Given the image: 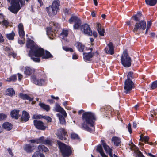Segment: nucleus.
<instances>
[{
  "instance_id": "46",
  "label": "nucleus",
  "mask_w": 157,
  "mask_h": 157,
  "mask_svg": "<svg viewBox=\"0 0 157 157\" xmlns=\"http://www.w3.org/2000/svg\"><path fill=\"white\" fill-rule=\"evenodd\" d=\"M63 48L66 51H70L71 52H73V49L72 48H68L66 46L63 47Z\"/></svg>"
},
{
  "instance_id": "25",
  "label": "nucleus",
  "mask_w": 157,
  "mask_h": 157,
  "mask_svg": "<svg viewBox=\"0 0 157 157\" xmlns=\"http://www.w3.org/2000/svg\"><path fill=\"white\" fill-rule=\"evenodd\" d=\"M2 127L6 130L9 131L12 129V125L11 123L6 122L3 124Z\"/></svg>"
},
{
  "instance_id": "18",
  "label": "nucleus",
  "mask_w": 157,
  "mask_h": 157,
  "mask_svg": "<svg viewBox=\"0 0 157 157\" xmlns=\"http://www.w3.org/2000/svg\"><path fill=\"white\" fill-rule=\"evenodd\" d=\"M35 148V146L30 144H25L24 146V150L28 153L31 152Z\"/></svg>"
},
{
  "instance_id": "21",
  "label": "nucleus",
  "mask_w": 157,
  "mask_h": 157,
  "mask_svg": "<svg viewBox=\"0 0 157 157\" xmlns=\"http://www.w3.org/2000/svg\"><path fill=\"white\" fill-rule=\"evenodd\" d=\"M19 111L17 110H14L11 112V115L13 118L17 119L19 118Z\"/></svg>"
},
{
  "instance_id": "59",
  "label": "nucleus",
  "mask_w": 157,
  "mask_h": 157,
  "mask_svg": "<svg viewBox=\"0 0 157 157\" xmlns=\"http://www.w3.org/2000/svg\"><path fill=\"white\" fill-rule=\"evenodd\" d=\"M29 142H30L32 143H36V139L35 140H31L29 141Z\"/></svg>"
},
{
  "instance_id": "1",
  "label": "nucleus",
  "mask_w": 157,
  "mask_h": 157,
  "mask_svg": "<svg viewBox=\"0 0 157 157\" xmlns=\"http://www.w3.org/2000/svg\"><path fill=\"white\" fill-rule=\"evenodd\" d=\"M26 46L27 48H30L29 55L34 61L39 62L40 57H42L44 54V50L39 47L34 42L30 39L27 40Z\"/></svg>"
},
{
  "instance_id": "39",
  "label": "nucleus",
  "mask_w": 157,
  "mask_h": 157,
  "mask_svg": "<svg viewBox=\"0 0 157 157\" xmlns=\"http://www.w3.org/2000/svg\"><path fill=\"white\" fill-rule=\"evenodd\" d=\"M79 18L76 16H72L69 20V23L71 24L72 22L75 23Z\"/></svg>"
},
{
  "instance_id": "19",
  "label": "nucleus",
  "mask_w": 157,
  "mask_h": 157,
  "mask_svg": "<svg viewBox=\"0 0 157 157\" xmlns=\"http://www.w3.org/2000/svg\"><path fill=\"white\" fill-rule=\"evenodd\" d=\"M19 29V34L20 37L23 38L25 36V32L24 31L23 26L21 23H20L18 26Z\"/></svg>"
},
{
  "instance_id": "50",
  "label": "nucleus",
  "mask_w": 157,
  "mask_h": 157,
  "mask_svg": "<svg viewBox=\"0 0 157 157\" xmlns=\"http://www.w3.org/2000/svg\"><path fill=\"white\" fill-rule=\"evenodd\" d=\"M7 117V116L3 114H0V120H3Z\"/></svg>"
},
{
  "instance_id": "37",
  "label": "nucleus",
  "mask_w": 157,
  "mask_h": 157,
  "mask_svg": "<svg viewBox=\"0 0 157 157\" xmlns=\"http://www.w3.org/2000/svg\"><path fill=\"white\" fill-rule=\"evenodd\" d=\"M68 34V31L67 30H63L61 33L60 37L62 39H64L65 37L67 36Z\"/></svg>"
},
{
  "instance_id": "14",
  "label": "nucleus",
  "mask_w": 157,
  "mask_h": 157,
  "mask_svg": "<svg viewBox=\"0 0 157 157\" xmlns=\"http://www.w3.org/2000/svg\"><path fill=\"white\" fill-rule=\"evenodd\" d=\"M34 124L36 128L41 130H44L46 126L42 121L37 120H35L33 121Z\"/></svg>"
},
{
  "instance_id": "54",
  "label": "nucleus",
  "mask_w": 157,
  "mask_h": 157,
  "mask_svg": "<svg viewBox=\"0 0 157 157\" xmlns=\"http://www.w3.org/2000/svg\"><path fill=\"white\" fill-rule=\"evenodd\" d=\"M33 118L36 119H38L40 118V116L37 115H34L33 116Z\"/></svg>"
},
{
  "instance_id": "16",
  "label": "nucleus",
  "mask_w": 157,
  "mask_h": 157,
  "mask_svg": "<svg viewBox=\"0 0 157 157\" xmlns=\"http://www.w3.org/2000/svg\"><path fill=\"white\" fill-rule=\"evenodd\" d=\"M53 111L61 113L64 117H66L67 116V113L58 104H56L55 105L54 107Z\"/></svg>"
},
{
  "instance_id": "33",
  "label": "nucleus",
  "mask_w": 157,
  "mask_h": 157,
  "mask_svg": "<svg viewBox=\"0 0 157 157\" xmlns=\"http://www.w3.org/2000/svg\"><path fill=\"white\" fill-rule=\"evenodd\" d=\"M38 148L40 151L46 152L48 151V149L43 145H40L38 146Z\"/></svg>"
},
{
  "instance_id": "13",
  "label": "nucleus",
  "mask_w": 157,
  "mask_h": 157,
  "mask_svg": "<svg viewBox=\"0 0 157 157\" xmlns=\"http://www.w3.org/2000/svg\"><path fill=\"white\" fill-rule=\"evenodd\" d=\"M31 78L33 82L36 85L41 86L44 84L45 80L44 79L38 78L36 76H33Z\"/></svg>"
},
{
  "instance_id": "41",
  "label": "nucleus",
  "mask_w": 157,
  "mask_h": 157,
  "mask_svg": "<svg viewBox=\"0 0 157 157\" xmlns=\"http://www.w3.org/2000/svg\"><path fill=\"white\" fill-rule=\"evenodd\" d=\"M2 24L7 28L9 25V22L7 20L4 19L2 21Z\"/></svg>"
},
{
  "instance_id": "60",
  "label": "nucleus",
  "mask_w": 157,
  "mask_h": 157,
  "mask_svg": "<svg viewBox=\"0 0 157 157\" xmlns=\"http://www.w3.org/2000/svg\"><path fill=\"white\" fill-rule=\"evenodd\" d=\"M18 79L19 80H21V79L22 78H23V76L21 74L19 73H18Z\"/></svg>"
},
{
  "instance_id": "5",
  "label": "nucleus",
  "mask_w": 157,
  "mask_h": 157,
  "mask_svg": "<svg viewBox=\"0 0 157 157\" xmlns=\"http://www.w3.org/2000/svg\"><path fill=\"white\" fill-rule=\"evenodd\" d=\"M58 144L63 157H68L71 154V150L69 146L64 144L58 141Z\"/></svg>"
},
{
  "instance_id": "52",
  "label": "nucleus",
  "mask_w": 157,
  "mask_h": 157,
  "mask_svg": "<svg viewBox=\"0 0 157 157\" xmlns=\"http://www.w3.org/2000/svg\"><path fill=\"white\" fill-rule=\"evenodd\" d=\"M39 153V151H36L33 155L32 157H38V155Z\"/></svg>"
},
{
  "instance_id": "22",
  "label": "nucleus",
  "mask_w": 157,
  "mask_h": 157,
  "mask_svg": "<svg viewBox=\"0 0 157 157\" xmlns=\"http://www.w3.org/2000/svg\"><path fill=\"white\" fill-rule=\"evenodd\" d=\"M97 25V29L99 35L102 36H104V29L103 28H101V24L99 23H98Z\"/></svg>"
},
{
  "instance_id": "42",
  "label": "nucleus",
  "mask_w": 157,
  "mask_h": 157,
  "mask_svg": "<svg viewBox=\"0 0 157 157\" xmlns=\"http://www.w3.org/2000/svg\"><path fill=\"white\" fill-rule=\"evenodd\" d=\"M16 76L15 75H13L10 77L9 78H7V79L6 80V81L8 82L13 81L15 80L16 79Z\"/></svg>"
},
{
  "instance_id": "57",
  "label": "nucleus",
  "mask_w": 157,
  "mask_h": 157,
  "mask_svg": "<svg viewBox=\"0 0 157 157\" xmlns=\"http://www.w3.org/2000/svg\"><path fill=\"white\" fill-rule=\"evenodd\" d=\"M4 41V39L2 35L0 33V42H2Z\"/></svg>"
},
{
  "instance_id": "11",
  "label": "nucleus",
  "mask_w": 157,
  "mask_h": 157,
  "mask_svg": "<svg viewBox=\"0 0 157 157\" xmlns=\"http://www.w3.org/2000/svg\"><path fill=\"white\" fill-rule=\"evenodd\" d=\"M130 148L131 150L134 151L137 157H145L139 149L132 143V141L129 144Z\"/></svg>"
},
{
  "instance_id": "3",
  "label": "nucleus",
  "mask_w": 157,
  "mask_h": 157,
  "mask_svg": "<svg viewBox=\"0 0 157 157\" xmlns=\"http://www.w3.org/2000/svg\"><path fill=\"white\" fill-rule=\"evenodd\" d=\"M25 2L23 0H11V5L8 7V10L12 13L17 14L21 7L25 5Z\"/></svg>"
},
{
  "instance_id": "61",
  "label": "nucleus",
  "mask_w": 157,
  "mask_h": 157,
  "mask_svg": "<svg viewBox=\"0 0 157 157\" xmlns=\"http://www.w3.org/2000/svg\"><path fill=\"white\" fill-rule=\"evenodd\" d=\"M45 119L47 120L48 121L51 122L52 121V119L49 117H46Z\"/></svg>"
},
{
  "instance_id": "44",
  "label": "nucleus",
  "mask_w": 157,
  "mask_h": 157,
  "mask_svg": "<svg viewBox=\"0 0 157 157\" xmlns=\"http://www.w3.org/2000/svg\"><path fill=\"white\" fill-rule=\"evenodd\" d=\"M36 144L43 143L44 141V137H41L38 139H36Z\"/></svg>"
},
{
  "instance_id": "45",
  "label": "nucleus",
  "mask_w": 157,
  "mask_h": 157,
  "mask_svg": "<svg viewBox=\"0 0 157 157\" xmlns=\"http://www.w3.org/2000/svg\"><path fill=\"white\" fill-rule=\"evenodd\" d=\"M97 150L100 154L104 152L102 146L101 145L98 146Z\"/></svg>"
},
{
  "instance_id": "63",
  "label": "nucleus",
  "mask_w": 157,
  "mask_h": 157,
  "mask_svg": "<svg viewBox=\"0 0 157 157\" xmlns=\"http://www.w3.org/2000/svg\"><path fill=\"white\" fill-rule=\"evenodd\" d=\"M100 155L102 157H108V156L104 152L100 154Z\"/></svg>"
},
{
  "instance_id": "38",
  "label": "nucleus",
  "mask_w": 157,
  "mask_h": 157,
  "mask_svg": "<svg viewBox=\"0 0 157 157\" xmlns=\"http://www.w3.org/2000/svg\"><path fill=\"white\" fill-rule=\"evenodd\" d=\"M142 14L140 12H137V14L132 17V18L135 21H138L140 20V17L141 16Z\"/></svg>"
},
{
  "instance_id": "40",
  "label": "nucleus",
  "mask_w": 157,
  "mask_h": 157,
  "mask_svg": "<svg viewBox=\"0 0 157 157\" xmlns=\"http://www.w3.org/2000/svg\"><path fill=\"white\" fill-rule=\"evenodd\" d=\"M141 135L140 136V140H141L142 141H143L145 143L147 142V143H148L147 141L149 140V137L148 136H143L142 137H141Z\"/></svg>"
},
{
  "instance_id": "6",
  "label": "nucleus",
  "mask_w": 157,
  "mask_h": 157,
  "mask_svg": "<svg viewBox=\"0 0 157 157\" xmlns=\"http://www.w3.org/2000/svg\"><path fill=\"white\" fill-rule=\"evenodd\" d=\"M146 24L144 21H141L137 22L135 24L133 32L136 34H139L142 30H145L146 28Z\"/></svg>"
},
{
  "instance_id": "34",
  "label": "nucleus",
  "mask_w": 157,
  "mask_h": 157,
  "mask_svg": "<svg viewBox=\"0 0 157 157\" xmlns=\"http://www.w3.org/2000/svg\"><path fill=\"white\" fill-rule=\"evenodd\" d=\"M6 94L10 96H12L15 94V92L13 89L12 88H8L6 91Z\"/></svg>"
},
{
  "instance_id": "2",
  "label": "nucleus",
  "mask_w": 157,
  "mask_h": 157,
  "mask_svg": "<svg viewBox=\"0 0 157 157\" xmlns=\"http://www.w3.org/2000/svg\"><path fill=\"white\" fill-rule=\"evenodd\" d=\"M83 123L81 124V128L90 132H92L94 131V122L95 119L94 115L91 112H86L82 116Z\"/></svg>"
},
{
  "instance_id": "10",
  "label": "nucleus",
  "mask_w": 157,
  "mask_h": 157,
  "mask_svg": "<svg viewBox=\"0 0 157 157\" xmlns=\"http://www.w3.org/2000/svg\"><path fill=\"white\" fill-rule=\"evenodd\" d=\"M50 26L47 29V32L48 35H51L53 36V30L55 28H58L59 27V25L56 22H51L49 23Z\"/></svg>"
},
{
  "instance_id": "27",
  "label": "nucleus",
  "mask_w": 157,
  "mask_h": 157,
  "mask_svg": "<svg viewBox=\"0 0 157 157\" xmlns=\"http://www.w3.org/2000/svg\"><path fill=\"white\" fill-rule=\"evenodd\" d=\"M19 96L21 98L24 100H27L29 101H32L33 99L29 97L26 94H24L22 93H20L19 94Z\"/></svg>"
},
{
  "instance_id": "43",
  "label": "nucleus",
  "mask_w": 157,
  "mask_h": 157,
  "mask_svg": "<svg viewBox=\"0 0 157 157\" xmlns=\"http://www.w3.org/2000/svg\"><path fill=\"white\" fill-rule=\"evenodd\" d=\"M71 137L72 139H79L78 135L75 133H72L71 134Z\"/></svg>"
},
{
  "instance_id": "26",
  "label": "nucleus",
  "mask_w": 157,
  "mask_h": 157,
  "mask_svg": "<svg viewBox=\"0 0 157 157\" xmlns=\"http://www.w3.org/2000/svg\"><path fill=\"white\" fill-rule=\"evenodd\" d=\"M112 141L114 143V144L116 146H118L121 143V140L117 137H113L112 138Z\"/></svg>"
},
{
  "instance_id": "28",
  "label": "nucleus",
  "mask_w": 157,
  "mask_h": 157,
  "mask_svg": "<svg viewBox=\"0 0 157 157\" xmlns=\"http://www.w3.org/2000/svg\"><path fill=\"white\" fill-rule=\"evenodd\" d=\"M52 57L53 56L48 51H46L45 52H44V54L43 55L42 58V59H47Z\"/></svg>"
},
{
  "instance_id": "7",
  "label": "nucleus",
  "mask_w": 157,
  "mask_h": 157,
  "mask_svg": "<svg viewBox=\"0 0 157 157\" xmlns=\"http://www.w3.org/2000/svg\"><path fill=\"white\" fill-rule=\"evenodd\" d=\"M121 61L123 65L126 67L131 65V59L126 52L124 51L121 57Z\"/></svg>"
},
{
  "instance_id": "12",
  "label": "nucleus",
  "mask_w": 157,
  "mask_h": 157,
  "mask_svg": "<svg viewBox=\"0 0 157 157\" xmlns=\"http://www.w3.org/2000/svg\"><path fill=\"white\" fill-rule=\"evenodd\" d=\"M81 31L85 34L89 36L92 35V32L89 25L87 24H85L81 26Z\"/></svg>"
},
{
  "instance_id": "15",
  "label": "nucleus",
  "mask_w": 157,
  "mask_h": 157,
  "mask_svg": "<svg viewBox=\"0 0 157 157\" xmlns=\"http://www.w3.org/2000/svg\"><path fill=\"white\" fill-rule=\"evenodd\" d=\"M114 47L111 42L109 43L105 49V52L108 54L112 55L114 53Z\"/></svg>"
},
{
  "instance_id": "55",
  "label": "nucleus",
  "mask_w": 157,
  "mask_h": 157,
  "mask_svg": "<svg viewBox=\"0 0 157 157\" xmlns=\"http://www.w3.org/2000/svg\"><path fill=\"white\" fill-rule=\"evenodd\" d=\"M78 56L75 54H73L72 56V59H78Z\"/></svg>"
},
{
  "instance_id": "4",
  "label": "nucleus",
  "mask_w": 157,
  "mask_h": 157,
  "mask_svg": "<svg viewBox=\"0 0 157 157\" xmlns=\"http://www.w3.org/2000/svg\"><path fill=\"white\" fill-rule=\"evenodd\" d=\"M60 1L59 0H55L51 5L46 8L47 12L50 16L56 15L59 10Z\"/></svg>"
},
{
  "instance_id": "9",
  "label": "nucleus",
  "mask_w": 157,
  "mask_h": 157,
  "mask_svg": "<svg viewBox=\"0 0 157 157\" xmlns=\"http://www.w3.org/2000/svg\"><path fill=\"white\" fill-rule=\"evenodd\" d=\"M56 135L57 137L61 140H66L68 137L67 132L63 128H60L57 130Z\"/></svg>"
},
{
  "instance_id": "8",
  "label": "nucleus",
  "mask_w": 157,
  "mask_h": 157,
  "mask_svg": "<svg viewBox=\"0 0 157 157\" xmlns=\"http://www.w3.org/2000/svg\"><path fill=\"white\" fill-rule=\"evenodd\" d=\"M134 84L133 82L129 79H126L124 82V92L126 94L130 93L132 88H134Z\"/></svg>"
},
{
  "instance_id": "20",
  "label": "nucleus",
  "mask_w": 157,
  "mask_h": 157,
  "mask_svg": "<svg viewBox=\"0 0 157 157\" xmlns=\"http://www.w3.org/2000/svg\"><path fill=\"white\" fill-rule=\"evenodd\" d=\"M30 117L29 113L26 111H23L22 112V114L21 119L22 121L26 122Z\"/></svg>"
},
{
  "instance_id": "47",
  "label": "nucleus",
  "mask_w": 157,
  "mask_h": 157,
  "mask_svg": "<svg viewBox=\"0 0 157 157\" xmlns=\"http://www.w3.org/2000/svg\"><path fill=\"white\" fill-rule=\"evenodd\" d=\"M152 89H154L157 87V80L154 82L151 86Z\"/></svg>"
},
{
  "instance_id": "24",
  "label": "nucleus",
  "mask_w": 157,
  "mask_h": 157,
  "mask_svg": "<svg viewBox=\"0 0 157 157\" xmlns=\"http://www.w3.org/2000/svg\"><path fill=\"white\" fill-rule=\"evenodd\" d=\"M84 59L85 60H89L94 55V53L91 52L84 53Z\"/></svg>"
},
{
  "instance_id": "48",
  "label": "nucleus",
  "mask_w": 157,
  "mask_h": 157,
  "mask_svg": "<svg viewBox=\"0 0 157 157\" xmlns=\"http://www.w3.org/2000/svg\"><path fill=\"white\" fill-rule=\"evenodd\" d=\"M43 144L49 145H51L52 144V142L51 141L48 139H46L44 140Z\"/></svg>"
},
{
  "instance_id": "58",
  "label": "nucleus",
  "mask_w": 157,
  "mask_h": 157,
  "mask_svg": "<svg viewBox=\"0 0 157 157\" xmlns=\"http://www.w3.org/2000/svg\"><path fill=\"white\" fill-rule=\"evenodd\" d=\"M51 97L52 98L56 99L57 100L59 99V98L58 97H55L53 95H51Z\"/></svg>"
},
{
  "instance_id": "30",
  "label": "nucleus",
  "mask_w": 157,
  "mask_h": 157,
  "mask_svg": "<svg viewBox=\"0 0 157 157\" xmlns=\"http://www.w3.org/2000/svg\"><path fill=\"white\" fill-rule=\"evenodd\" d=\"M57 116L59 117L60 124H64L65 122V117H64V116H63L59 113L57 114Z\"/></svg>"
},
{
  "instance_id": "29",
  "label": "nucleus",
  "mask_w": 157,
  "mask_h": 157,
  "mask_svg": "<svg viewBox=\"0 0 157 157\" xmlns=\"http://www.w3.org/2000/svg\"><path fill=\"white\" fill-rule=\"evenodd\" d=\"M39 105L42 108L46 111H48L50 109V107L49 105H45L43 103H40L39 104Z\"/></svg>"
},
{
  "instance_id": "51",
  "label": "nucleus",
  "mask_w": 157,
  "mask_h": 157,
  "mask_svg": "<svg viewBox=\"0 0 157 157\" xmlns=\"http://www.w3.org/2000/svg\"><path fill=\"white\" fill-rule=\"evenodd\" d=\"M133 73L131 72H129L127 75V79H130L131 78H132V75Z\"/></svg>"
},
{
  "instance_id": "53",
  "label": "nucleus",
  "mask_w": 157,
  "mask_h": 157,
  "mask_svg": "<svg viewBox=\"0 0 157 157\" xmlns=\"http://www.w3.org/2000/svg\"><path fill=\"white\" fill-rule=\"evenodd\" d=\"M128 129L130 133L131 134L132 133V130L131 128V126L130 123H129L128 124Z\"/></svg>"
},
{
  "instance_id": "23",
  "label": "nucleus",
  "mask_w": 157,
  "mask_h": 157,
  "mask_svg": "<svg viewBox=\"0 0 157 157\" xmlns=\"http://www.w3.org/2000/svg\"><path fill=\"white\" fill-rule=\"evenodd\" d=\"M35 70L30 67H26L24 71V73L27 75H30L34 72Z\"/></svg>"
},
{
  "instance_id": "17",
  "label": "nucleus",
  "mask_w": 157,
  "mask_h": 157,
  "mask_svg": "<svg viewBox=\"0 0 157 157\" xmlns=\"http://www.w3.org/2000/svg\"><path fill=\"white\" fill-rule=\"evenodd\" d=\"M101 142L102 143L103 147L105 152L109 154L110 157H113L112 149L109 146L107 145L106 143L104 142V140H101Z\"/></svg>"
},
{
  "instance_id": "49",
  "label": "nucleus",
  "mask_w": 157,
  "mask_h": 157,
  "mask_svg": "<svg viewBox=\"0 0 157 157\" xmlns=\"http://www.w3.org/2000/svg\"><path fill=\"white\" fill-rule=\"evenodd\" d=\"M151 23L150 21H148L147 22V27L146 30V31L145 33L146 34L147 33V31L149 29L150 27H151Z\"/></svg>"
},
{
  "instance_id": "56",
  "label": "nucleus",
  "mask_w": 157,
  "mask_h": 157,
  "mask_svg": "<svg viewBox=\"0 0 157 157\" xmlns=\"http://www.w3.org/2000/svg\"><path fill=\"white\" fill-rule=\"evenodd\" d=\"M18 43L20 44H23L25 43V41H23L22 40L19 39Z\"/></svg>"
},
{
  "instance_id": "64",
  "label": "nucleus",
  "mask_w": 157,
  "mask_h": 157,
  "mask_svg": "<svg viewBox=\"0 0 157 157\" xmlns=\"http://www.w3.org/2000/svg\"><path fill=\"white\" fill-rule=\"evenodd\" d=\"M67 101H64L63 102V104L66 109H67Z\"/></svg>"
},
{
  "instance_id": "32",
  "label": "nucleus",
  "mask_w": 157,
  "mask_h": 157,
  "mask_svg": "<svg viewBox=\"0 0 157 157\" xmlns=\"http://www.w3.org/2000/svg\"><path fill=\"white\" fill-rule=\"evenodd\" d=\"M146 3L147 5L153 6L156 4L157 0H145Z\"/></svg>"
},
{
  "instance_id": "31",
  "label": "nucleus",
  "mask_w": 157,
  "mask_h": 157,
  "mask_svg": "<svg viewBox=\"0 0 157 157\" xmlns=\"http://www.w3.org/2000/svg\"><path fill=\"white\" fill-rule=\"evenodd\" d=\"M76 45L77 48L80 52H82L83 51L84 48V46L82 43L80 42H77Z\"/></svg>"
},
{
  "instance_id": "35",
  "label": "nucleus",
  "mask_w": 157,
  "mask_h": 157,
  "mask_svg": "<svg viewBox=\"0 0 157 157\" xmlns=\"http://www.w3.org/2000/svg\"><path fill=\"white\" fill-rule=\"evenodd\" d=\"M81 21L79 19L75 23L74 25V28L75 29H78L81 24Z\"/></svg>"
},
{
  "instance_id": "36",
  "label": "nucleus",
  "mask_w": 157,
  "mask_h": 157,
  "mask_svg": "<svg viewBox=\"0 0 157 157\" xmlns=\"http://www.w3.org/2000/svg\"><path fill=\"white\" fill-rule=\"evenodd\" d=\"M15 34L13 31H12L11 33L6 35V37L9 40H13L14 39Z\"/></svg>"
},
{
  "instance_id": "62",
  "label": "nucleus",
  "mask_w": 157,
  "mask_h": 157,
  "mask_svg": "<svg viewBox=\"0 0 157 157\" xmlns=\"http://www.w3.org/2000/svg\"><path fill=\"white\" fill-rule=\"evenodd\" d=\"M92 34H93V36L95 37H96L97 36L98 34L96 32L94 31L92 33Z\"/></svg>"
}]
</instances>
